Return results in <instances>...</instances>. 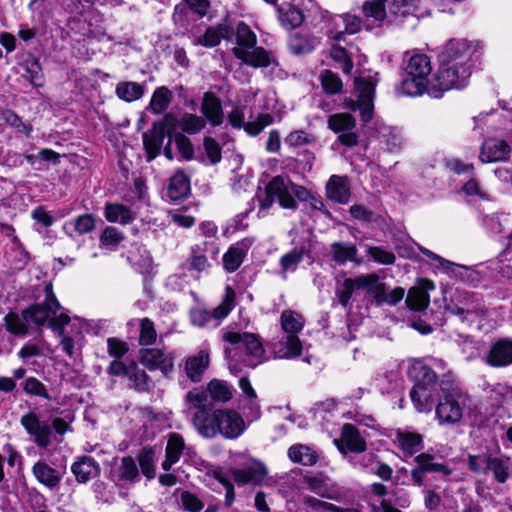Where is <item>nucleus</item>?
<instances>
[{"mask_svg":"<svg viewBox=\"0 0 512 512\" xmlns=\"http://www.w3.org/2000/svg\"><path fill=\"white\" fill-rule=\"evenodd\" d=\"M44 299L30 305L20 314L9 312L4 317V325L6 330L14 336H26L29 334L31 325L40 328L46 322L54 332L62 334L64 325L70 322V317L65 312H57L61 306L53 292L52 285L47 283L43 288Z\"/></svg>","mask_w":512,"mask_h":512,"instance_id":"obj_1","label":"nucleus"},{"mask_svg":"<svg viewBox=\"0 0 512 512\" xmlns=\"http://www.w3.org/2000/svg\"><path fill=\"white\" fill-rule=\"evenodd\" d=\"M257 35L251 27L240 21L235 28V46L232 53L243 65L252 68H267L277 64L274 53L257 45Z\"/></svg>","mask_w":512,"mask_h":512,"instance_id":"obj_2","label":"nucleus"},{"mask_svg":"<svg viewBox=\"0 0 512 512\" xmlns=\"http://www.w3.org/2000/svg\"><path fill=\"white\" fill-rule=\"evenodd\" d=\"M442 395L435 407L436 418L440 425L459 423L469 409L470 398L456 384L451 374H445L440 380Z\"/></svg>","mask_w":512,"mask_h":512,"instance_id":"obj_3","label":"nucleus"},{"mask_svg":"<svg viewBox=\"0 0 512 512\" xmlns=\"http://www.w3.org/2000/svg\"><path fill=\"white\" fill-rule=\"evenodd\" d=\"M405 58L402 93L412 97L422 95L425 91L429 94V75L432 71L430 58L422 53H406Z\"/></svg>","mask_w":512,"mask_h":512,"instance_id":"obj_4","label":"nucleus"},{"mask_svg":"<svg viewBox=\"0 0 512 512\" xmlns=\"http://www.w3.org/2000/svg\"><path fill=\"white\" fill-rule=\"evenodd\" d=\"M306 188L294 184L288 177L275 176L265 187V197L260 199V209L267 210L272 207L275 199L283 209L295 210L298 207L295 198H304Z\"/></svg>","mask_w":512,"mask_h":512,"instance_id":"obj_5","label":"nucleus"},{"mask_svg":"<svg viewBox=\"0 0 512 512\" xmlns=\"http://www.w3.org/2000/svg\"><path fill=\"white\" fill-rule=\"evenodd\" d=\"M20 424L37 447L46 449L52 443V429L59 435L72 431L70 421L55 417L51 424L42 421L35 411H28L20 417Z\"/></svg>","mask_w":512,"mask_h":512,"instance_id":"obj_6","label":"nucleus"},{"mask_svg":"<svg viewBox=\"0 0 512 512\" xmlns=\"http://www.w3.org/2000/svg\"><path fill=\"white\" fill-rule=\"evenodd\" d=\"M281 326L286 336L272 343V350L277 358H295L301 354L302 344L297 336L303 327L302 316L294 311L285 310L281 315Z\"/></svg>","mask_w":512,"mask_h":512,"instance_id":"obj_7","label":"nucleus"},{"mask_svg":"<svg viewBox=\"0 0 512 512\" xmlns=\"http://www.w3.org/2000/svg\"><path fill=\"white\" fill-rule=\"evenodd\" d=\"M473 69L439 62V68L431 81L429 95L438 98L445 91L463 89L469 84Z\"/></svg>","mask_w":512,"mask_h":512,"instance_id":"obj_8","label":"nucleus"},{"mask_svg":"<svg viewBox=\"0 0 512 512\" xmlns=\"http://www.w3.org/2000/svg\"><path fill=\"white\" fill-rule=\"evenodd\" d=\"M481 54L480 44L466 39H450L444 45L439 62L474 69Z\"/></svg>","mask_w":512,"mask_h":512,"instance_id":"obj_9","label":"nucleus"},{"mask_svg":"<svg viewBox=\"0 0 512 512\" xmlns=\"http://www.w3.org/2000/svg\"><path fill=\"white\" fill-rule=\"evenodd\" d=\"M223 339L244 352L243 362L246 366L253 368L264 361L265 350L256 334L224 331Z\"/></svg>","mask_w":512,"mask_h":512,"instance_id":"obj_10","label":"nucleus"},{"mask_svg":"<svg viewBox=\"0 0 512 512\" xmlns=\"http://www.w3.org/2000/svg\"><path fill=\"white\" fill-rule=\"evenodd\" d=\"M235 291L227 286L221 303L213 310L195 308L191 310L190 319L193 325L200 328H215L228 316L234 308Z\"/></svg>","mask_w":512,"mask_h":512,"instance_id":"obj_11","label":"nucleus"},{"mask_svg":"<svg viewBox=\"0 0 512 512\" xmlns=\"http://www.w3.org/2000/svg\"><path fill=\"white\" fill-rule=\"evenodd\" d=\"M357 99H346L345 107L351 111H359L361 120L369 122L374 113V93L376 81L371 78L357 77L354 81Z\"/></svg>","mask_w":512,"mask_h":512,"instance_id":"obj_12","label":"nucleus"},{"mask_svg":"<svg viewBox=\"0 0 512 512\" xmlns=\"http://www.w3.org/2000/svg\"><path fill=\"white\" fill-rule=\"evenodd\" d=\"M328 128L338 134V141L347 147L358 144V134L354 131L355 118L349 113H336L330 115L327 120Z\"/></svg>","mask_w":512,"mask_h":512,"instance_id":"obj_13","label":"nucleus"},{"mask_svg":"<svg viewBox=\"0 0 512 512\" xmlns=\"http://www.w3.org/2000/svg\"><path fill=\"white\" fill-rule=\"evenodd\" d=\"M175 120L173 114L168 113L164 116V122L153 123L151 129L143 134V145L147 154V161H152L161 152L165 139L166 125H170Z\"/></svg>","mask_w":512,"mask_h":512,"instance_id":"obj_14","label":"nucleus"},{"mask_svg":"<svg viewBox=\"0 0 512 512\" xmlns=\"http://www.w3.org/2000/svg\"><path fill=\"white\" fill-rule=\"evenodd\" d=\"M216 420H218V435L225 439H236L246 429L242 416L231 409H216Z\"/></svg>","mask_w":512,"mask_h":512,"instance_id":"obj_15","label":"nucleus"},{"mask_svg":"<svg viewBox=\"0 0 512 512\" xmlns=\"http://www.w3.org/2000/svg\"><path fill=\"white\" fill-rule=\"evenodd\" d=\"M139 358L141 364L150 371L160 370L163 375H168L173 371V356L160 348H141Z\"/></svg>","mask_w":512,"mask_h":512,"instance_id":"obj_16","label":"nucleus"},{"mask_svg":"<svg viewBox=\"0 0 512 512\" xmlns=\"http://www.w3.org/2000/svg\"><path fill=\"white\" fill-rule=\"evenodd\" d=\"M228 121L234 128L244 127L249 135L256 136L261 133L265 127L271 125L274 118L268 113H263L259 114L255 121L245 123L242 111L235 109L229 114Z\"/></svg>","mask_w":512,"mask_h":512,"instance_id":"obj_17","label":"nucleus"},{"mask_svg":"<svg viewBox=\"0 0 512 512\" xmlns=\"http://www.w3.org/2000/svg\"><path fill=\"white\" fill-rule=\"evenodd\" d=\"M233 35V30L227 23H219L207 27L202 35L193 36L192 43L195 46L213 48L221 43L223 39L228 40Z\"/></svg>","mask_w":512,"mask_h":512,"instance_id":"obj_18","label":"nucleus"},{"mask_svg":"<svg viewBox=\"0 0 512 512\" xmlns=\"http://www.w3.org/2000/svg\"><path fill=\"white\" fill-rule=\"evenodd\" d=\"M267 475V468L261 462H252L240 469H232L231 477L237 485H259Z\"/></svg>","mask_w":512,"mask_h":512,"instance_id":"obj_19","label":"nucleus"},{"mask_svg":"<svg viewBox=\"0 0 512 512\" xmlns=\"http://www.w3.org/2000/svg\"><path fill=\"white\" fill-rule=\"evenodd\" d=\"M338 449L342 453L347 451L353 453H362L366 450V441L361 436L359 430L352 424H344L341 431V438L335 440Z\"/></svg>","mask_w":512,"mask_h":512,"instance_id":"obj_20","label":"nucleus"},{"mask_svg":"<svg viewBox=\"0 0 512 512\" xmlns=\"http://www.w3.org/2000/svg\"><path fill=\"white\" fill-rule=\"evenodd\" d=\"M209 364L210 353L206 349H202L196 354L188 356L184 361L186 377L194 383H199L203 379Z\"/></svg>","mask_w":512,"mask_h":512,"instance_id":"obj_21","label":"nucleus"},{"mask_svg":"<svg viewBox=\"0 0 512 512\" xmlns=\"http://www.w3.org/2000/svg\"><path fill=\"white\" fill-rule=\"evenodd\" d=\"M435 284L429 279H421L419 285L412 287L408 291L406 298L407 306L414 311L425 310L430 303L428 291L434 290Z\"/></svg>","mask_w":512,"mask_h":512,"instance_id":"obj_22","label":"nucleus"},{"mask_svg":"<svg viewBox=\"0 0 512 512\" xmlns=\"http://www.w3.org/2000/svg\"><path fill=\"white\" fill-rule=\"evenodd\" d=\"M251 246L252 240L249 238L232 244L222 258L224 269L229 273L235 272L243 263Z\"/></svg>","mask_w":512,"mask_h":512,"instance_id":"obj_23","label":"nucleus"},{"mask_svg":"<svg viewBox=\"0 0 512 512\" xmlns=\"http://www.w3.org/2000/svg\"><path fill=\"white\" fill-rule=\"evenodd\" d=\"M511 152L509 145L500 139H487L481 147L479 159L483 163L503 161L507 159Z\"/></svg>","mask_w":512,"mask_h":512,"instance_id":"obj_24","label":"nucleus"},{"mask_svg":"<svg viewBox=\"0 0 512 512\" xmlns=\"http://www.w3.org/2000/svg\"><path fill=\"white\" fill-rule=\"evenodd\" d=\"M192 424L199 435L204 438L212 439L218 435V420H216V410L209 412L207 410L196 411L192 417Z\"/></svg>","mask_w":512,"mask_h":512,"instance_id":"obj_25","label":"nucleus"},{"mask_svg":"<svg viewBox=\"0 0 512 512\" xmlns=\"http://www.w3.org/2000/svg\"><path fill=\"white\" fill-rule=\"evenodd\" d=\"M492 367H505L512 364V340L500 339L490 348L486 358Z\"/></svg>","mask_w":512,"mask_h":512,"instance_id":"obj_26","label":"nucleus"},{"mask_svg":"<svg viewBox=\"0 0 512 512\" xmlns=\"http://www.w3.org/2000/svg\"><path fill=\"white\" fill-rule=\"evenodd\" d=\"M100 471L99 463L91 456H80L71 465V472L79 483H87L97 477Z\"/></svg>","mask_w":512,"mask_h":512,"instance_id":"obj_27","label":"nucleus"},{"mask_svg":"<svg viewBox=\"0 0 512 512\" xmlns=\"http://www.w3.org/2000/svg\"><path fill=\"white\" fill-rule=\"evenodd\" d=\"M327 197L337 203L346 204L350 199V186L347 177L332 175L326 184Z\"/></svg>","mask_w":512,"mask_h":512,"instance_id":"obj_28","label":"nucleus"},{"mask_svg":"<svg viewBox=\"0 0 512 512\" xmlns=\"http://www.w3.org/2000/svg\"><path fill=\"white\" fill-rule=\"evenodd\" d=\"M32 472L37 481L49 489L58 488L63 477L62 472L43 461L36 462L32 467Z\"/></svg>","mask_w":512,"mask_h":512,"instance_id":"obj_29","label":"nucleus"},{"mask_svg":"<svg viewBox=\"0 0 512 512\" xmlns=\"http://www.w3.org/2000/svg\"><path fill=\"white\" fill-rule=\"evenodd\" d=\"M409 375L415 380L414 385L436 388L437 375L424 360H414L410 365Z\"/></svg>","mask_w":512,"mask_h":512,"instance_id":"obj_30","label":"nucleus"},{"mask_svg":"<svg viewBox=\"0 0 512 512\" xmlns=\"http://www.w3.org/2000/svg\"><path fill=\"white\" fill-rule=\"evenodd\" d=\"M358 291H365V274L356 276L354 278H346L336 288V296L339 304L346 307L353 294Z\"/></svg>","mask_w":512,"mask_h":512,"instance_id":"obj_31","label":"nucleus"},{"mask_svg":"<svg viewBox=\"0 0 512 512\" xmlns=\"http://www.w3.org/2000/svg\"><path fill=\"white\" fill-rule=\"evenodd\" d=\"M436 388L414 385L410 390V398L415 409L420 413L432 410Z\"/></svg>","mask_w":512,"mask_h":512,"instance_id":"obj_32","label":"nucleus"},{"mask_svg":"<svg viewBox=\"0 0 512 512\" xmlns=\"http://www.w3.org/2000/svg\"><path fill=\"white\" fill-rule=\"evenodd\" d=\"M111 477L115 482H133L138 479L139 471L135 460L126 456L120 459L111 470Z\"/></svg>","mask_w":512,"mask_h":512,"instance_id":"obj_33","label":"nucleus"},{"mask_svg":"<svg viewBox=\"0 0 512 512\" xmlns=\"http://www.w3.org/2000/svg\"><path fill=\"white\" fill-rule=\"evenodd\" d=\"M201 112L212 126H219L223 122L222 105L213 93L206 92L201 104Z\"/></svg>","mask_w":512,"mask_h":512,"instance_id":"obj_34","label":"nucleus"},{"mask_svg":"<svg viewBox=\"0 0 512 512\" xmlns=\"http://www.w3.org/2000/svg\"><path fill=\"white\" fill-rule=\"evenodd\" d=\"M449 309L452 313L461 316L462 320L466 319L469 314L480 315L483 313V307L479 299L470 292L461 293L459 303L449 307Z\"/></svg>","mask_w":512,"mask_h":512,"instance_id":"obj_35","label":"nucleus"},{"mask_svg":"<svg viewBox=\"0 0 512 512\" xmlns=\"http://www.w3.org/2000/svg\"><path fill=\"white\" fill-rule=\"evenodd\" d=\"M304 482L308 489L314 494L330 499L337 500L340 497V492L334 484H330L327 480L316 476H305Z\"/></svg>","mask_w":512,"mask_h":512,"instance_id":"obj_36","label":"nucleus"},{"mask_svg":"<svg viewBox=\"0 0 512 512\" xmlns=\"http://www.w3.org/2000/svg\"><path fill=\"white\" fill-rule=\"evenodd\" d=\"M184 447L185 443L181 435L177 433L170 434L165 450V459L161 464L165 471H169L179 461Z\"/></svg>","mask_w":512,"mask_h":512,"instance_id":"obj_37","label":"nucleus"},{"mask_svg":"<svg viewBox=\"0 0 512 512\" xmlns=\"http://www.w3.org/2000/svg\"><path fill=\"white\" fill-rule=\"evenodd\" d=\"M190 192V180L188 176L182 171L178 170L169 181L167 187V196L172 201H177L185 198Z\"/></svg>","mask_w":512,"mask_h":512,"instance_id":"obj_38","label":"nucleus"},{"mask_svg":"<svg viewBox=\"0 0 512 512\" xmlns=\"http://www.w3.org/2000/svg\"><path fill=\"white\" fill-rule=\"evenodd\" d=\"M206 390L210 398L217 403H227L233 398V386L221 379L209 381Z\"/></svg>","mask_w":512,"mask_h":512,"instance_id":"obj_39","label":"nucleus"},{"mask_svg":"<svg viewBox=\"0 0 512 512\" xmlns=\"http://www.w3.org/2000/svg\"><path fill=\"white\" fill-rule=\"evenodd\" d=\"M380 142L386 145L390 152H399L404 147V138L395 127L381 125L378 129Z\"/></svg>","mask_w":512,"mask_h":512,"instance_id":"obj_40","label":"nucleus"},{"mask_svg":"<svg viewBox=\"0 0 512 512\" xmlns=\"http://www.w3.org/2000/svg\"><path fill=\"white\" fill-rule=\"evenodd\" d=\"M145 93L144 87L133 81H121L116 85L115 94L116 96L125 101L133 102L143 97Z\"/></svg>","mask_w":512,"mask_h":512,"instance_id":"obj_41","label":"nucleus"},{"mask_svg":"<svg viewBox=\"0 0 512 512\" xmlns=\"http://www.w3.org/2000/svg\"><path fill=\"white\" fill-rule=\"evenodd\" d=\"M288 457L295 463L306 466L314 465L318 460V455L310 447L303 444H296L288 449Z\"/></svg>","mask_w":512,"mask_h":512,"instance_id":"obj_42","label":"nucleus"},{"mask_svg":"<svg viewBox=\"0 0 512 512\" xmlns=\"http://www.w3.org/2000/svg\"><path fill=\"white\" fill-rule=\"evenodd\" d=\"M172 99V91L166 86H160L154 90L149 103V108L154 114H161L169 107Z\"/></svg>","mask_w":512,"mask_h":512,"instance_id":"obj_43","label":"nucleus"},{"mask_svg":"<svg viewBox=\"0 0 512 512\" xmlns=\"http://www.w3.org/2000/svg\"><path fill=\"white\" fill-rule=\"evenodd\" d=\"M489 466L498 483H505L512 473V462L508 457L491 456Z\"/></svg>","mask_w":512,"mask_h":512,"instance_id":"obj_44","label":"nucleus"},{"mask_svg":"<svg viewBox=\"0 0 512 512\" xmlns=\"http://www.w3.org/2000/svg\"><path fill=\"white\" fill-rule=\"evenodd\" d=\"M304 258V250L303 249H292L291 251L285 253L279 260V265L281 267V277L283 279L287 278V273H293L297 270L298 265L302 262Z\"/></svg>","mask_w":512,"mask_h":512,"instance_id":"obj_45","label":"nucleus"},{"mask_svg":"<svg viewBox=\"0 0 512 512\" xmlns=\"http://www.w3.org/2000/svg\"><path fill=\"white\" fill-rule=\"evenodd\" d=\"M206 126L205 118L192 113H184L177 120V127L187 134H197Z\"/></svg>","mask_w":512,"mask_h":512,"instance_id":"obj_46","label":"nucleus"},{"mask_svg":"<svg viewBox=\"0 0 512 512\" xmlns=\"http://www.w3.org/2000/svg\"><path fill=\"white\" fill-rule=\"evenodd\" d=\"M332 259L338 264L347 261H354L357 255V248L352 243L334 242L331 244Z\"/></svg>","mask_w":512,"mask_h":512,"instance_id":"obj_47","label":"nucleus"},{"mask_svg":"<svg viewBox=\"0 0 512 512\" xmlns=\"http://www.w3.org/2000/svg\"><path fill=\"white\" fill-rule=\"evenodd\" d=\"M105 217L109 222L127 224L134 219L131 210L122 204H107Z\"/></svg>","mask_w":512,"mask_h":512,"instance_id":"obj_48","label":"nucleus"},{"mask_svg":"<svg viewBox=\"0 0 512 512\" xmlns=\"http://www.w3.org/2000/svg\"><path fill=\"white\" fill-rule=\"evenodd\" d=\"M126 378L132 386L140 392L149 389V376L144 370L140 369L134 361L129 362Z\"/></svg>","mask_w":512,"mask_h":512,"instance_id":"obj_49","label":"nucleus"},{"mask_svg":"<svg viewBox=\"0 0 512 512\" xmlns=\"http://www.w3.org/2000/svg\"><path fill=\"white\" fill-rule=\"evenodd\" d=\"M397 439L402 450L412 456L422 449V436L417 433H399Z\"/></svg>","mask_w":512,"mask_h":512,"instance_id":"obj_50","label":"nucleus"},{"mask_svg":"<svg viewBox=\"0 0 512 512\" xmlns=\"http://www.w3.org/2000/svg\"><path fill=\"white\" fill-rule=\"evenodd\" d=\"M208 392L201 388H193L185 395V404L189 410H207Z\"/></svg>","mask_w":512,"mask_h":512,"instance_id":"obj_51","label":"nucleus"},{"mask_svg":"<svg viewBox=\"0 0 512 512\" xmlns=\"http://www.w3.org/2000/svg\"><path fill=\"white\" fill-rule=\"evenodd\" d=\"M337 20L343 23L344 31H329L328 35L331 39L340 40L344 32L354 34L357 33L361 28V20L355 15L345 14L338 16Z\"/></svg>","mask_w":512,"mask_h":512,"instance_id":"obj_52","label":"nucleus"},{"mask_svg":"<svg viewBox=\"0 0 512 512\" xmlns=\"http://www.w3.org/2000/svg\"><path fill=\"white\" fill-rule=\"evenodd\" d=\"M24 77L27 78L33 86L39 87L43 84V74L40 63L36 59L26 60L23 64Z\"/></svg>","mask_w":512,"mask_h":512,"instance_id":"obj_53","label":"nucleus"},{"mask_svg":"<svg viewBox=\"0 0 512 512\" xmlns=\"http://www.w3.org/2000/svg\"><path fill=\"white\" fill-rule=\"evenodd\" d=\"M415 461L419 465H423V468L426 470V472H435V473H441L445 476H448L451 474V469L444 465L443 463H438L434 461L433 456L421 453L416 458Z\"/></svg>","mask_w":512,"mask_h":512,"instance_id":"obj_54","label":"nucleus"},{"mask_svg":"<svg viewBox=\"0 0 512 512\" xmlns=\"http://www.w3.org/2000/svg\"><path fill=\"white\" fill-rule=\"evenodd\" d=\"M303 503L315 512H350V509L336 506L313 496H304Z\"/></svg>","mask_w":512,"mask_h":512,"instance_id":"obj_55","label":"nucleus"},{"mask_svg":"<svg viewBox=\"0 0 512 512\" xmlns=\"http://www.w3.org/2000/svg\"><path fill=\"white\" fill-rule=\"evenodd\" d=\"M388 0H370L364 3L363 12L366 17L381 22L386 17V3Z\"/></svg>","mask_w":512,"mask_h":512,"instance_id":"obj_56","label":"nucleus"},{"mask_svg":"<svg viewBox=\"0 0 512 512\" xmlns=\"http://www.w3.org/2000/svg\"><path fill=\"white\" fill-rule=\"evenodd\" d=\"M378 382L383 393H390L401 386L402 377L398 370H389L378 379Z\"/></svg>","mask_w":512,"mask_h":512,"instance_id":"obj_57","label":"nucleus"},{"mask_svg":"<svg viewBox=\"0 0 512 512\" xmlns=\"http://www.w3.org/2000/svg\"><path fill=\"white\" fill-rule=\"evenodd\" d=\"M320 80L322 88L328 94H336L342 90L343 83L341 79L330 70L322 71Z\"/></svg>","mask_w":512,"mask_h":512,"instance_id":"obj_58","label":"nucleus"},{"mask_svg":"<svg viewBox=\"0 0 512 512\" xmlns=\"http://www.w3.org/2000/svg\"><path fill=\"white\" fill-rule=\"evenodd\" d=\"M288 45L290 51L296 55L309 53L314 49V43L300 33L292 34Z\"/></svg>","mask_w":512,"mask_h":512,"instance_id":"obj_59","label":"nucleus"},{"mask_svg":"<svg viewBox=\"0 0 512 512\" xmlns=\"http://www.w3.org/2000/svg\"><path fill=\"white\" fill-rule=\"evenodd\" d=\"M405 290L401 287L394 288L390 292L386 291V286L384 285L379 293V297L376 298L375 304L377 306H381L383 304H388L394 306L398 304L404 297Z\"/></svg>","mask_w":512,"mask_h":512,"instance_id":"obj_60","label":"nucleus"},{"mask_svg":"<svg viewBox=\"0 0 512 512\" xmlns=\"http://www.w3.org/2000/svg\"><path fill=\"white\" fill-rule=\"evenodd\" d=\"M156 339L157 332L154 323L148 318L142 319L140 322L139 344L141 346H149L154 344Z\"/></svg>","mask_w":512,"mask_h":512,"instance_id":"obj_61","label":"nucleus"},{"mask_svg":"<svg viewBox=\"0 0 512 512\" xmlns=\"http://www.w3.org/2000/svg\"><path fill=\"white\" fill-rule=\"evenodd\" d=\"M491 456L488 454L469 455L468 468L474 473L486 475L489 472Z\"/></svg>","mask_w":512,"mask_h":512,"instance_id":"obj_62","label":"nucleus"},{"mask_svg":"<svg viewBox=\"0 0 512 512\" xmlns=\"http://www.w3.org/2000/svg\"><path fill=\"white\" fill-rule=\"evenodd\" d=\"M23 389L26 394L50 399L45 385L35 377H28L25 380Z\"/></svg>","mask_w":512,"mask_h":512,"instance_id":"obj_63","label":"nucleus"},{"mask_svg":"<svg viewBox=\"0 0 512 512\" xmlns=\"http://www.w3.org/2000/svg\"><path fill=\"white\" fill-rule=\"evenodd\" d=\"M123 239V234L117 228L106 227L100 236V244L105 247L115 248Z\"/></svg>","mask_w":512,"mask_h":512,"instance_id":"obj_64","label":"nucleus"}]
</instances>
